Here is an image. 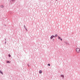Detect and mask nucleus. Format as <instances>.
Masks as SVG:
<instances>
[{
	"label": "nucleus",
	"mask_w": 80,
	"mask_h": 80,
	"mask_svg": "<svg viewBox=\"0 0 80 80\" xmlns=\"http://www.w3.org/2000/svg\"><path fill=\"white\" fill-rule=\"evenodd\" d=\"M25 29L27 30V28H25Z\"/></svg>",
	"instance_id": "412c9836"
},
{
	"label": "nucleus",
	"mask_w": 80,
	"mask_h": 80,
	"mask_svg": "<svg viewBox=\"0 0 80 80\" xmlns=\"http://www.w3.org/2000/svg\"><path fill=\"white\" fill-rule=\"evenodd\" d=\"M0 7L1 8H4V7L3 6V5H2L0 6Z\"/></svg>",
	"instance_id": "9b49d317"
},
{
	"label": "nucleus",
	"mask_w": 80,
	"mask_h": 80,
	"mask_svg": "<svg viewBox=\"0 0 80 80\" xmlns=\"http://www.w3.org/2000/svg\"><path fill=\"white\" fill-rule=\"evenodd\" d=\"M76 51L77 53H79L80 52V49L79 48H77L76 49Z\"/></svg>",
	"instance_id": "f257e3e1"
},
{
	"label": "nucleus",
	"mask_w": 80,
	"mask_h": 80,
	"mask_svg": "<svg viewBox=\"0 0 80 80\" xmlns=\"http://www.w3.org/2000/svg\"><path fill=\"white\" fill-rule=\"evenodd\" d=\"M42 73V70H40L39 71V73L41 74Z\"/></svg>",
	"instance_id": "6e6552de"
},
{
	"label": "nucleus",
	"mask_w": 80,
	"mask_h": 80,
	"mask_svg": "<svg viewBox=\"0 0 80 80\" xmlns=\"http://www.w3.org/2000/svg\"><path fill=\"white\" fill-rule=\"evenodd\" d=\"M54 35H52L50 37V39H51V40H52V39H53V38H54Z\"/></svg>",
	"instance_id": "f03ea898"
},
{
	"label": "nucleus",
	"mask_w": 80,
	"mask_h": 80,
	"mask_svg": "<svg viewBox=\"0 0 80 80\" xmlns=\"http://www.w3.org/2000/svg\"><path fill=\"white\" fill-rule=\"evenodd\" d=\"M27 65H28V67H30V64H27Z\"/></svg>",
	"instance_id": "4468645a"
},
{
	"label": "nucleus",
	"mask_w": 80,
	"mask_h": 80,
	"mask_svg": "<svg viewBox=\"0 0 80 80\" xmlns=\"http://www.w3.org/2000/svg\"><path fill=\"white\" fill-rule=\"evenodd\" d=\"M8 56L9 57H11V55H10V54L8 55Z\"/></svg>",
	"instance_id": "ddd939ff"
},
{
	"label": "nucleus",
	"mask_w": 80,
	"mask_h": 80,
	"mask_svg": "<svg viewBox=\"0 0 80 80\" xmlns=\"http://www.w3.org/2000/svg\"><path fill=\"white\" fill-rule=\"evenodd\" d=\"M6 62L7 63H10V62H9L8 61H7Z\"/></svg>",
	"instance_id": "9d476101"
},
{
	"label": "nucleus",
	"mask_w": 80,
	"mask_h": 80,
	"mask_svg": "<svg viewBox=\"0 0 80 80\" xmlns=\"http://www.w3.org/2000/svg\"><path fill=\"white\" fill-rule=\"evenodd\" d=\"M48 66H50V64L49 63L48 64Z\"/></svg>",
	"instance_id": "2eb2a0df"
},
{
	"label": "nucleus",
	"mask_w": 80,
	"mask_h": 80,
	"mask_svg": "<svg viewBox=\"0 0 80 80\" xmlns=\"http://www.w3.org/2000/svg\"><path fill=\"white\" fill-rule=\"evenodd\" d=\"M58 0H56V1H57Z\"/></svg>",
	"instance_id": "4be33fe9"
},
{
	"label": "nucleus",
	"mask_w": 80,
	"mask_h": 80,
	"mask_svg": "<svg viewBox=\"0 0 80 80\" xmlns=\"http://www.w3.org/2000/svg\"><path fill=\"white\" fill-rule=\"evenodd\" d=\"M24 28H26V27L25 25L24 26Z\"/></svg>",
	"instance_id": "dca6fc26"
},
{
	"label": "nucleus",
	"mask_w": 80,
	"mask_h": 80,
	"mask_svg": "<svg viewBox=\"0 0 80 80\" xmlns=\"http://www.w3.org/2000/svg\"><path fill=\"white\" fill-rule=\"evenodd\" d=\"M61 38L59 36H58V39H59V40H60Z\"/></svg>",
	"instance_id": "f8f14e48"
},
{
	"label": "nucleus",
	"mask_w": 80,
	"mask_h": 80,
	"mask_svg": "<svg viewBox=\"0 0 80 80\" xmlns=\"http://www.w3.org/2000/svg\"><path fill=\"white\" fill-rule=\"evenodd\" d=\"M7 41V39L5 38V41Z\"/></svg>",
	"instance_id": "6ab92c4d"
},
{
	"label": "nucleus",
	"mask_w": 80,
	"mask_h": 80,
	"mask_svg": "<svg viewBox=\"0 0 80 80\" xmlns=\"http://www.w3.org/2000/svg\"><path fill=\"white\" fill-rule=\"evenodd\" d=\"M60 40H61V41H62V39L61 38H60Z\"/></svg>",
	"instance_id": "a211bd4d"
},
{
	"label": "nucleus",
	"mask_w": 80,
	"mask_h": 80,
	"mask_svg": "<svg viewBox=\"0 0 80 80\" xmlns=\"http://www.w3.org/2000/svg\"><path fill=\"white\" fill-rule=\"evenodd\" d=\"M11 2H12V3H14V2H15L16 0H11Z\"/></svg>",
	"instance_id": "7ed1b4c3"
},
{
	"label": "nucleus",
	"mask_w": 80,
	"mask_h": 80,
	"mask_svg": "<svg viewBox=\"0 0 80 80\" xmlns=\"http://www.w3.org/2000/svg\"><path fill=\"white\" fill-rule=\"evenodd\" d=\"M6 43H7V41H5V44H6Z\"/></svg>",
	"instance_id": "f3484780"
},
{
	"label": "nucleus",
	"mask_w": 80,
	"mask_h": 80,
	"mask_svg": "<svg viewBox=\"0 0 80 80\" xmlns=\"http://www.w3.org/2000/svg\"><path fill=\"white\" fill-rule=\"evenodd\" d=\"M0 73H1V74H2V75H3V72H2V71H1V70H0Z\"/></svg>",
	"instance_id": "1a4fd4ad"
},
{
	"label": "nucleus",
	"mask_w": 80,
	"mask_h": 80,
	"mask_svg": "<svg viewBox=\"0 0 80 80\" xmlns=\"http://www.w3.org/2000/svg\"><path fill=\"white\" fill-rule=\"evenodd\" d=\"M64 43H65L66 45H68V43L66 41H64Z\"/></svg>",
	"instance_id": "20e7f679"
},
{
	"label": "nucleus",
	"mask_w": 80,
	"mask_h": 80,
	"mask_svg": "<svg viewBox=\"0 0 80 80\" xmlns=\"http://www.w3.org/2000/svg\"><path fill=\"white\" fill-rule=\"evenodd\" d=\"M61 77H62V78H64V76L63 75H61Z\"/></svg>",
	"instance_id": "0eeeda50"
},
{
	"label": "nucleus",
	"mask_w": 80,
	"mask_h": 80,
	"mask_svg": "<svg viewBox=\"0 0 80 80\" xmlns=\"http://www.w3.org/2000/svg\"><path fill=\"white\" fill-rule=\"evenodd\" d=\"M52 41L53 42V41H54V39H52Z\"/></svg>",
	"instance_id": "aec40b11"
},
{
	"label": "nucleus",
	"mask_w": 80,
	"mask_h": 80,
	"mask_svg": "<svg viewBox=\"0 0 80 80\" xmlns=\"http://www.w3.org/2000/svg\"><path fill=\"white\" fill-rule=\"evenodd\" d=\"M58 37V34H56L55 36H54V38H55V37Z\"/></svg>",
	"instance_id": "423d86ee"
},
{
	"label": "nucleus",
	"mask_w": 80,
	"mask_h": 80,
	"mask_svg": "<svg viewBox=\"0 0 80 80\" xmlns=\"http://www.w3.org/2000/svg\"><path fill=\"white\" fill-rule=\"evenodd\" d=\"M64 43H65L66 45H68V43L66 41H64Z\"/></svg>",
	"instance_id": "39448f33"
}]
</instances>
